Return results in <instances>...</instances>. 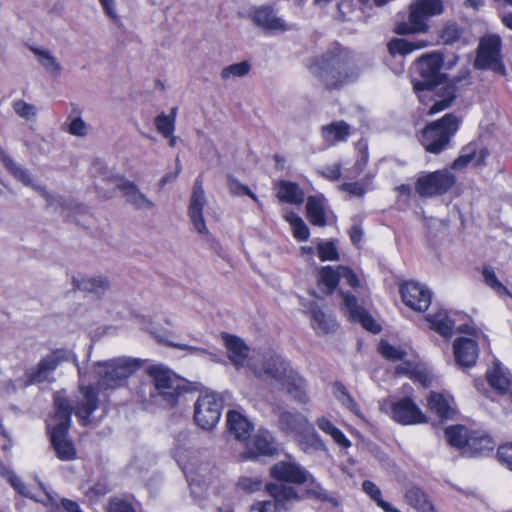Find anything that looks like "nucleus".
<instances>
[{"instance_id":"6ab92c4d","label":"nucleus","mask_w":512,"mask_h":512,"mask_svg":"<svg viewBox=\"0 0 512 512\" xmlns=\"http://www.w3.org/2000/svg\"><path fill=\"white\" fill-rule=\"evenodd\" d=\"M488 156L487 148L480 147L477 142H470L461 149L460 155L452 163V168L462 170L471 162H474L475 166H484Z\"/></svg>"},{"instance_id":"1a4fd4ad","label":"nucleus","mask_w":512,"mask_h":512,"mask_svg":"<svg viewBox=\"0 0 512 512\" xmlns=\"http://www.w3.org/2000/svg\"><path fill=\"white\" fill-rule=\"evenodd\" d=\"M456 177L448 169L423 172L415 182V191L421 198L446 194L455 184Z\"/></svg>"},{"instance_id":"c85d7f7f","label":"nucleus","mask_w":512,"mask_h":512,"mask_svg":"<svg viewBox=\"0 0 512 512\" xmlns=\"http://www.w3.org/2000/svg\"><path fill=\"white\" fill-rule=\"evenodd\" d=\"M351 127L343 120L334 121L321 127V136L328 146L347 141Z\"/></svg>"},{"instance_id":"aec40b11","label":"nucleus","mask_w":512,"mask_h":512,"mask_svg":"<svg viewBox=\"0 0 512 512\" xmlns=\"http://www.w3.org/2000/svg\"><path fill=\"white\" fill-rule=\"evenodd\" d=\"M266 491L273 498L272 503L276 504V509L289 510L293 505L300 500L295 488L286 486L279 483H268Z\"/></svg>"},{"instance_id":"13d9d810","label":"nucleus","mask_w":512,"mask_h":512,"mask_svg":"<svg viewBox=\"0 0 512 512\" xmlns=\"http://www.w3.org/2000/svg\"><path fill=\"white\" fill-rule=\"evenodd\" d=\"M155 126L157 131L163 136V137H171L174 130H175V123L173 122V119L168 118L166 114L161 113L155 118Z\"/></svg>"},{"instance_id":"0eeeda50","label":"nucleus","mask_w":512,"mask_h":512,"mask_svg":"<svg viewBox=\"0 0 512 512\" xmlns=\"http://www.w3.org/2000/svg\"><path fill=\"white\" fill-rule=\"evenodd\" d=\"M460 121L454 113H447L442 118L427 125L423 129L420 138L424 149L432 154H439L445 150L458 131Z\"/></svg>"},{"instance_id":"b1692460","label":"nucleus","mask_w":512,"mask_h":512,"mask_svg":"<svg viewBox=\"0 0 512 512\" xmlns=\"http://www.w3.org/2000/svg\"><path fill=\"white\" fill-rule=\"evenodd\" d=\"M80 391L83 398L78 402L75 414L81 420L83 425H88L90 423V416L99 406L98 393L91 385L82 386Z\"/></svg>"},{"instance_id":"bf43d9fd","label":"nucleus","mask_w":512,"mask_h":512,"mask_svg":"<svg viewBox=\"0 0 512 512\" xmlns=\"http://www.w3.org/2000/svg\"><path fill=\"white\" fill-rule=\"evenodd\" d=\"M15 113L26 120L36 116L37 109L34 105L25 102L24 100H17L13 103Z\"/></svg>"},{"instance_id":"4be33fe9","label":"nucleus","mask_w":512,"mask_h":512,"mask_svg":"<svg viewBox=\"0 0 512 512\" xmlns=\"http://www.w3.org/2000/svg\"><path fill=\"white\" fill-rule=\"evenodd\" d=\"M487 380L490 386L500 395L506 396L512 402V376L500 362L496 361L494 367L488 370Z\"/></svg>"},{"instance_id":"39448f33","label":"nucleus","mask_w":512,"mask_h":512,"mask_svg":"<svg viewBox=\"0 0 512 512\" xmlns=\"http://www.w3.org/2000/svg\"><path fill=\"white\" fill-rule=\"evenodd\" d=\"M143 362L142 359L125 356L97 362L98 388L108 390L123 386L142 367Z\"/></svg>"},{"instance_id":"9d476101","label":"nucleus","mask_w":512,"mask_h":512,"mask_svg":"<svg viewBox=\"0 0 512 512\" xmlns=\"http://www.w3.org/2000/svg\"><path fill=\"white\" fill-rule=\"evenodd\" d=\"M222 410L223 400L218 394H201L194 404V421L202 430L211 431L218 424Z\"/></svg>"},{"instance_id":"7ed1b4c3","label":"nucleus","mask_w":512,"mask_h":512,"mask_svg":"<svg viewBox=\"0 0 512 512\" xmlns=\"http://www.w3.org/2000/svg\"><path fill=\"white\" fill-rule=\"evenodd\" d=\"M55 413L47 422V431L50 434L51 444L56 456L62 461H71L76 458V449L67 434L71 425L73 405L62 392L53 395Z\"/></svg>"},{"instance_id":"72a5a7b5","label":"nucleus","mask_w":512,"mask_h":512,"mask_svg":"<svg viewBox=\"0 0 512 512\" xmlns=\"http://www.w3.org/2000/svg\"><path fill=\"white\" fill-rule=\"evenodd\" d=\"M427 321L431 328L445 338H450L453 334L454 321L451 320L445 310H439L436 313L428 314Z\"/></svg>"},{"instance_id":"49530a36","label":"nucleus","mask_w":512,"mask_h":512,"mask_svg":"<svg viewBox=\"0 0 512 512\" xmlns=\"http://www.w3.org/2000/svg\"><path fill=\"white\" fill-rule=\"evenodd\" d=\"M47 502L45 505L49 512H83L76 501L62 498L60 502L55 497L46 493Z\"/></svg>"},{"instance_id":"774afa93","label":"nucleus","mask_w":512,"mask_h":512,"mask_svg":"<svg viewBox=\"0 0 512 512\" xmlns=\"http://www.w3.org/2000/svg\"><path fill=\"white\" fill-rule=\"evenodd\" d=\"M250 512H280L276 509V504L272 503V501H258L254 503Z\"/></svg>"},{"instance_id":"e433bc0d","label":"nucleus","mask_w":512,"mask_h":512,"mask_svg":"<svg viewBox=\"0 0 512 512\" xmlns=\"http://www.w3.org/2000/svg\"><path fill=\"white\" fill-rule=\"evenodd\" d=\"M493 448L494 442L490 436L478 432L470 433L467 451L472 455H485L491 452Z\"/></svg>"},{"instance_id":"8fccbe9b","label":"nucleus","mask_w":512,"mask_h":512,"mask_svg":"<svg viewBox=\"0 0 512 512\" xmlns=\"http://www.w3.org/2000/svg\"><path fill=\"white\" fill-rule=\"evenodd\" d=\"M306 491L309 496L321 502H328L335 507L339 505L337 498L330 494V492L323 488L319 483L312 481Z\"/></svg>"},{"instance_id":"2eb2a0df","label":"nucleus","mask_w":512,"mask_h":512,"mask_svg":"<svg viewBox=\"0 0 512 512\" xmlns=\"http://www.w3.org/2000/svg\"><path fill=\"white\" fill-rule=\"evenodd\" d=\"M343 298V304L349 319L353 322H359L366 330L378 333L381 330L380 325L373 319L370 313L358 304L356 296L350 292H340Z\"/></svg>"},{"instance_id":"3c124183","label":"nucleus","mask_w":512,"mask_h":512,"mask_svg":"<svg viewBox=\"0 0 512 512\" xmlns=\"http://www.w3.org/2000/svg\"><path fill=\"white\" fill-rule=\"evenodd\" d=\"M378 351L385 359L390 361L403 360L407 355L404 349L393 346L386 340L380 341Z\"/></svg>"},{"instance_id":"680f3d73","label":"nucleus","mask_w":512,"mask_h":512,"mask_svg":"<svg viewBox=\"0 0 512 512\" xmlns=\"http://www.w3.org/2000/svg\"><path fill=\"white\" fill-rule=\"evenodd\" d=\"M461 36V30L456 24H448L444 27L441 33V38L445 44H452Z\"/></svg>"},{"instance_id":"423d86ee","label":"nucleus","mask_w":512,"mask_h":512,"mask_svg":"<svg viewBox=\"0 0 512 512\" xmlns=\"http://www.w3.org/2000/svg\"><path fill=\"white\" fill-rule=\"evenodd\" d=\"M278 417V428L286 435L295 437L299 442L313 450H324L325 444L310 421L300 412L274 409Z\"/></svg>"},{"instance_id":"6e6d98bb","label":"nucleus","mask_w":512,"mask_h":512,"mask_svg":"<svg viewBox=\"0 0 512 512\" xmlns=\"http://www.w3.org/2000/svg\"><path fill=\"white\" fill-rule=\"evenodd\" d=\"M34 190H36L41 197H43L47 203L48 207H53L57 209H65L67 207L66 200L62 196H56L49 193L45 187L43 186H34Z\"/></svg>"},{"instance_id":"c756f323","label":"nucleus","mask_w":512,"mask_h":512,"mask_svg":"<svg viewBox=\"0 0 512 512\" xmlns=\"http://www.w3.org/2000/svg\"><path fill=\"white\" fill-rule=\"evenodd\" d=\"M309 313L312 318V327L317 334H328L337 328V322L332 315L323 312L316 302L309 304Z\"/></svg>"},{"instance_id":"052dcab7","label":"nucleus","mask_w":512,"mask_h":512,"mask_svg":"<svg viewBox=\"0 0 512 512\" xmlns=\"http://www.w3.org/2000/svg\"><path fill=\"white\" fill-rule=\"evenodd\" d=\"M237 486L245 492L253 493L261 489L262 481L258 478L240 477Z\"/></svg>"},{"instance_id":"c03bdc74","label":"nucleus","mask_w":512,"mask_h":512,"mask_svg":"<svg viewBox=\"0 0 512 512\" xmlns=\"http://www.w3.org/2000/svg\"><path fill=\"white\" fill-rule=\"evenodd\" d=\"M285 220L290 224L293 230V236L299 241H307L310 232L303 219L293 211H288L284 215Z\"/></svg>"},{"instance_id":"2f4dec72","label":"nucleus","mask_w":512,"mask_h":512,"mask_svg":"<svg viewBox=\"0 0 512 512\" xmlns=\"http://www.w3.org/2000/svg\"><path fill=\"white\" fill-rule=\"evenodd\" d=\"M252 19L256 25L268 30H287L285 22L277 17L272 9L267 7L257 9Z\"/></svg>"},{"instance_id":"20e7f679","label":"nucleus","mask_w":512,"mask_h":512,"mask_svg":"<svg viewBox=\"0 0 512 512\" xmlns=\"http://www.w3.org/2000/svg\"><path fill=\"white\" fill-rule=\"evenodd\" d=\"M152 378L154 389L150 392L151 400L164 408H173L184 400L191 391L188 381L176 376L163 365H152L147 368Z\"/></svg>"},{"instance_id":"0e129e2a","label":"nucleus","mask_w":512,"mask_h":512,"mask_svg":"<svg viewBox=\"0 0 512 512\" xmlns=\"http://www.w3.org/2000/svg\"><path fill=\"white\" fill-rule=\"evenodd\" d=\"M69 133L78 137L86 136L87 126L81 117L74 118L69 124Z\"/></svg>"},{"instance_id":"9b49d317","label":"nucleus","mask_w":512,"mask_h":512,"mask_svg":"<svg viewBox=\"0 0 512 512\" xmlns=\"http://www.w3.org/2000/svg\"><path fill=\"white\" fill-rule=\"evenodd\" d=\"M69 360V352L64 349H56L43 357L35 367L25 372L26 385L45 382L56 370L60 363Z\"/></svg>"},{"instance_id":"412c9836","label":"nucleus","mask_w":512,"mask_h":512,"mask_svg":"<svg viewBox=\"0 0 512 512\" xmlns=\"http://www.w3.org/2000/svg\"><path fill=\"white\" fill-rule=\"evenodd\" d=\"M117 188L121 191L126 203L133 206L136 210H151L154 208V203L140 191L134 182L121 179L117 184Z\"/></svg>"},{"instance_id":"09e8293b","label":"nucleus","mask_w":512,"mask_h":512,"mask_svg":"<svg viewBox=\"0 0 512 512\" xmlns=\"http://www.w3.org/2000/svg\"><path fill=\"white\" fill-rule=\"evenodd\" d=\"M362 489L384 512H391L393 510L394 506L382 499L381 490L374 482L370 480L363 481Z\"/></svg>"},{"instance_id":"79ce46f5","label":"nucleus","mask_w":512,"mask_h":512,"mask_svg":"<svg viewBox=\"0 0 512 512\" xmlns=\"http://www.w3.org/2000/svg\"><path fill=\"white\" fill-rule=\"evenodd\" d=\"M445 437L447 442L453 447L468 448L470 434L464 426L456 425L447 427L445 429Z\"/></svg>"},{"instance_id":"ddd939ff","label":"nucleus","mask_w":512,"mask_h":512,"mask_svg":"<svg viewBox=\"0 0 512 512\" xmlns=\"http://www.w3.org/2000/svg\"><path fill=\"white\" fill-rule=\"evenodd\" d=\"M400 294L404 304L415 311H426L431 304V291L415 281H408L401 285Z\"/></svg>"},{"instance_id":"4d7b16f0","label":"nucleus","mask_w":512,"mask_h":512,"mask_svg":"<svg viewBox=\"0 0 512 512\" xmlns=\"http://www.w3.org/2000/svg\"><path fill=\"white\" fill-rule=\"evenodd\" d=\"M227 181H228L229 191L232 195H235V196L247 195L251 199H253L255 202L258 203V197L249 189L248 186L243 185L242 183H240L236 178H234L231 175H229L227 177Z\"/></svg>"},{"instance_id":"5fc2aeb1","label":"nucleus","mask_w":512,"mask_h":512,"mask_svg":"<svg viewBox=\"0 0 512 512\" xmlns=\"http://www.w3.org/2000/svg\"><path fill=\"white\" fill-rule=\"evenodd\" d=\"M318 257L321 261H337L339 253L333 241H321L317 245Z\"/></svg>"},{"instance_id":"a19ab883","label":"nucleus","mask_w":512,"mask_h":512,"mask_svg":"<svg viewBox=\"0 0 512 512\" xmlns=\"http://www.w3.org/2000/svg\"><path fill=\"white\" fill-rule=\"evenodd\" d=\"M253 446L259 455H273L277 451L272 434L267 430H259L253 438Z\"/></svg>"},{"instance_id":"864d4df0","label":"nucleus","mask_w":512,"mask_h":512,"mask_svg":"<svg viewBox=\"0 0 512 512\" xmlns=\"http://www.w3.org/2000/svg\"><path fill=\"white\" fill-rule=\"evenodd\" d=\"M482 276L485 284L498 293L509 294L508 289L498 280L495 271L490 266H484Z\"/></svg>"},{"instance_id":"f257e3e1","label":"nucleus","mask_w":512,"mask_h":512,"mask_svg":"<svg viewBox=\"0 0 512 512\" xmlns=\"http://www.w3.org/2000/svg\"><path fill=\"white\" fill-rule=\"evenodd\" d=\"M443 57L440 54H430L419 58L416 62V72L419 78L412 80L413 89L417 93L421 103L428 105L433 102L428 114L433 115L448 108L456 97L458 83L468 78L455 77L450 83H446V75L441 72Z\"/></svg>"},{"instance_id":"bb28decb","label":"nucleus","mask_w":512,"mask_h":512,"mask_svg":"<svg viewBox=\"0 0 512 512\" xmlns=\"http://www.w3.org/2000/svg\"><path fill=\"white\" fill-rule=\"evenodd\" d=\"M223 339L229 360L237 369L243 367L249 353L247 345L241 338L234 335L224 334Z\"/></svg>"},{"instance_id":"e2e57ef3","label":"nucleus","mask_w":512,"mask_h":512,"mask_svg":"<svg viewBox=\"0 0 512 512\" xmlns=\"http://www.w3.org/2000/svg\"><path fill=\"white\" fill-rule=\"evenodd\" d=\"M497 458L512 470V443L501 445L497 450Z\"/></svg>"},{"instance_id":"69168bd1","label":"nucleus","mask_w":512,"mask_h":512,"mask_svg":"<svg viewBox=\"0 0 512 512\" xmlns=\"http://www.w3.org/2000/svg\"><path fill=\"white\" fill-rule=\"evenodd\" d=\"M8 481L20 495L33 498L26 484L17 475H10Z\"/></svg>"},{"instance_id":"6e6552de","label":"nucleus","mask_w":512,"mask_h":512,"mask_svg":"<svg viewBox=\"0 0 512 512\" xmlns=\"http://www.w3.org/2000/svg\"><path fill=\"white\" fill-rule=\"evenodd\" d=\"M443 0H415L409 6L408 21L400 22L395 27L398 35L426 33L429 29V18L443 14Z\"/></svg>"},{"instance_id":"de8ad7c7","label":"nucleus","mask_w":512,"mask_h":512,"mask_svg":"<svg viewBox=\"0 0 512 512\" xmlns=\"http://www.w3.org/2000/svg\"><path fill=\"white\" fill-rule=\"evenodd\" d=\"M333 393L339 402L351 412L356 415H360L358 404L355 402L351 394L348 392L346 387L340 381L333 383Z\"/></svg>"},{"instance_id":"cd10ccee","label":"nucleus","mask_w":512,"mask_h":512,"mask_svg":"<svg viewBox=\"0 0 512 512\" xmlns=\"http://www.w3.org/2000/svg\"><path fill=\"white\" fill-rule=\"evenodd\" d=\"M74 286L83 292L93 294L97 299L110 289V282L106 276L84 277L81 279H73Z\"/></svg>"},{"instance_id":"37998d69","label":"nucleus","mask_w":512,"mask_h":512,"mask_svg":"<svg viewBox=\"0 0 512 512\" xmlns=\"http://www.w3.org/2000/svg\"><path fill=\"white\" fill-rule=\"evenodd\" d=\"M316 424L322 432L330 435L337 444L345 448L350 447L351 442L329 419L325 417L318 418Z\"/></svg>"},{"instance_id":"603ef678","label":"nucleus","mask_w":512,"mask_h":512,"mask_svg":"<svg viewBox=\"0 0 512 512\" xmlns=\"http://www.w3.org/2000/svg\"><path fill=\"white\" fill-rule=\"evenodd\" d=\"M251 69L250 64L247 61L231 64L224 67L221 70L220 76L224 81L229 80L232 77H244Z\"/></svg>"},{"instance_id":"4468645a","label":"nucleus","mask_w":512,"mask_h":512,"mask_svg":"<svg viewBox=\"0 0 512 512\" xmlns=\"http://www.w3.org/2000/svg\"><path fill=\"white\" fill-rule=\"evenodd\" d=\"M205 204L206 198L203 189V180L201 176H199L193 185L192 195L188 207V214L195 230L200 234L208 233V229L203 217V208Z\"/></svg>"},{"instance_id":"f03ea898","label":"nucleus","mask_w":512,"mask_h":512,"mask_svg":"<svg viewBox=\"0 0 512 512\" xmlns=\"http://www.w3.org/2000/svg\"><path fill=\"white\" fill-rule=\"evenodd\" d=\"M353 66L348 50L335 44L320 57L312 59L307 67L328 89H337L356 78Z\"/></svg>"},{"instance_id":"c9c22d12","label":"nucleus","mask_w":512,"mask_h":512,"mask_svg":"<svg viewBox=\"0 0 512 512\" xmlns=\"http://www.w3.org/2000/svg\"><path fill=\"white\" fill-rule=\"evenodd\" d=\"M30 50L37 57L40 65L50 75L57 77L61 72V65L48 49L31 46Z\"/></svg>"},{"instance_id":"a878e982","label":"nucleus","mask_w":512,"mask_h":512,"mask_svg":"<svg viewBox=\"0 0 512 512\" xmlns=\"http://www.w3.org/2000/svg\"><path fill=\"white\" fill-rule=\"evenodd\" d=\"M280 385L296 402L306 404L309 401L307 383L295 370H292Z\"/></svg>"},{"instance_id":"393cba45","label":"nucleus","mask_w":512,"mask_h":512,"mask_svg":"<svg viewBox=\"0 0 512 512\" xmlns=\"http://www.w3.org/2000/svg\"><path fill=\"white\" fill-rule=\"evenodd\" d=\"M262 369L264 374L279 385L293 370L282 356L271 354L263 359Z\"/></svg>"},{"instance_id":"f704fd0d","label":"nucleus","mask_w":512,"mask_h":512,"mask_svg":"<svg viewBox=\"0 0 512 512\" xmlns=\"http://www.w3.org/2000/svg\"><path fill=\"white\" fill-rule=\"evenodd\" d=\"M306 212L309 222L314 226L326 225V215L321 197L309 196L306 203Z\"/></svg>"},{"instance_id":"58836bf2","label":"nucleus","mask_w":512,"mask_h":512,"mask_svg":"<svg viewBox=\"0 0 512 512\" xmlns=\"http://www.w3.org/2000/svg\"><path fill=\"white\" fill-rule=\"evenodd\" d=\"M340 279V266L334 270L331 266L323 267L319 272L318 285L326 294H332L338 286Z\"/></svg>"},{"instance_id":"5701e85b","label":"nucleus","mask_w":512,"mask_h":512,"mask_svg":"<svg viewBox=\"0 0 512 512\" xmlns=\"http://www.w3.org/2000/svg\"><path fill=\"white\" fill-rule=\"evenodd\" d=\"M226 422L229 434L237 441H247L254 429L253 423L245 415L235 410L228 411Z\"/></svg>"},{"instance_id":"a18cd8bd","label":"nucleus","mask_w":512,"mask_h":512,"mask_svg":"<svg viewBox=\"0 0 512 512\" xmlns=\"http://www.w3.org/2000/svg\"><path fill=\"white\" fill-rule=\"evenodd\" d=\"M428 406L431 411L435 412L441 418L448 419L453 413L448 401L440 393H430L428 397Z\"/></svg>"},{"instance_id":"473e14b6","label":"nucleus","mask_w":512,"mask_h":512,"mask_svg":"<svg viewBox=\"0 0 512 512\" xmlns=\"http://www.w3.org/2000/svg\"><path fill=\"white\" fill-rule=\"evenodd\" d=\"M404 498L406 503L417 512H436V509L429 500L427 494L419 487L413 486L408 488L405 492Z\"/></svg>"},{"instance_id":"f8f14e48","label":"nucleus","mask_w":512,"mask_h":512,"mask_svg":"<svg viewBox=\"0 0 512 512\" xmlns=\"http://www.w3.org/2000/svg\"><path fill=\"white\" fill-rule=\"evenodd\" d=\"M390 416L395 422L402 425H414L427 422V417L410 397H403L392 401L390 405Z\"/></svg>"},{"instance_id":"4c0bfd02","label":"nucleus","mask_w":512,"mask_h":512,"mask_svg":"<svg viewBox=\"0 0 512 512\" xmlns=\"http://www.w3.org/2000/svg\"><path fill=\"white\" fill-rule=\"evenodd\" d=\"M0 158L5 166V168L19 181H21L24 185L30 186L34 189V186H37L33 183V180L29 174V172L16 164L13 159L7 155L4 150L0 147Z\"/></svg>"},{"instance_id":"338daca9","label":"nucleus","mask_w":512,"mask_h":512,"mask_svg":"<svg viewBox=\"0 0 512 512\" xmlns=\"http://www.w3.org/2000/svg\"><path fill=\"white\" fill-rule=\"evenodd\" d=\"M108 512H136L133 506L123 500L111 501Z\"/></svg>"},{"instance_id":"ea45409f","label":"nucleus","mask_w":512,"mask_h":512,"mask_svg":"<svg viewBox=\"0 0 512 512\" xmlns=\"http://www.w3.org/2000/svg\"><path fill=\"white\" fill-rule=\"evenodd\" d=\"M391 56H405L411 52L425 47L422 41H409L402 38H394L387 44Z\"/></svg>"},{"instance_id":"f3484780","label":"nucleus","mask_w":512,"mask_h":512,"mask_svg":"<svg viewBox=\"0 0 512 512\" xmlns=\"http://www.w3.org/2000/svg\"><path fill=\"white\" fill-rule=\"evenodd\" d=\"M270 475L278 481L293 484H303L309 477V473L300 465L283 461L270 468Z\"/></svg>"},{"instance_id":"dca6fc26","label":"nucleus","mask_w":512,"mask_h":512,"mask_svg":"<svg viewBox=\"0 0 512 512\" xmlns=\"http://www.w3.org/2000/svg\"><path fill=\"white\" fill-rule=\"evenodd\" d=\"M501 39L497 35H491L480 41L475 66L480 69L495 68L499 65Z\"/></svg>"},{"instance_id":"a211bd4d","label":"nucleus","mask_w":512,"mask_h":512,"mask_svg":"<svg viewBox=\"0 0 512 512\" xmlns=\"http://www.w3.org/2000/svg\"><path fill=\"white\" fill-rule=\"evenodd\" d=\"M455 362L463 368H470L475 365L479 349L475 340L459 337L453 343Z\"/></svg>"},{"instance_id":"7c9ffc66","label":"nucleus","mask_w":512,"mask_h":512,"mask_svg":"<svg viewBox=\"0 0 512 512\" xmlns=\"http://www.w3.org/2000/svg\"><path fill=\"white\" fill-rule=\"evenodd\" d=\"M277 198L283 202L301 205L305 200V193L297 183L281 180L277 184Z\"/></svg>"}]
</instances>
